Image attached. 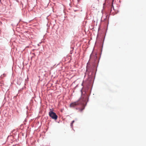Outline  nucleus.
Returning <instances> with one entry per match:
<instances>
[{
    "label": "nucleus",
    "instance_id": "nucleus-2",
    "mask_svg": "<svg viewBox=\"0 0 146 146\" xmlns=\"http://www.w3.org/2000/svg\"><path fill=\"white\" fill-rule=\"evenodd\" d=\"M79 104L78 101L75 102L71 103L70 105V106L71 107H74L75 106L78 105Z\"/></svg>",
    "mask_w": 146,
    "mask_h": 146
},
{
    "label": "nucleus",
    "instance_id": "nucleus-3",
    "mask_svg": "<svg viewBox=\"0 0 146 146\" xmlns=\"http://www.w3.org/2000/svg\"><path fill=\"white\" fill-rule=\"evenodd\" d=\"M73 123H71V124H70V126H71V127H72V126H73Z\"/></svg>",
    "mask_w": 146,
    "mask_h": 146
},
{
    "label": "nucleus",
    "instance_id": "nucleus-4",
    "mask_svg": "<svg viewBox=\"0 0 146 146\" xmlns=\"http://www.w3.org/2000/svg\"><path fill=\"white\" fill-rule=\"evenodd\" d=\"M74 122V120H73L72 121V123H73Z\"/></svg>",
    "mask_w": 146,
    "mask_h": 146
},
{
    "label": "nucleus",
    "instance_id": "nucleus-1",
    "mask_svg": "<svg viewBox=\"0 0 146 146\" xmlns=\"http://www.w3.org/2000/svg\"><path fill=\"white\" fill-rule=\"evenodd\" d=\"M49 115L53 119L56 120L57 119L58 116L56 113L51 110L49 111Z\"/></svg>",
    "mask_w": 146,
    "mask_h": 146
},
{
    "label": "nucleus",
    "instance_id": "nucleus-5",
    "mask_svg": "<svg viewBox=\"0 0 146 146\" xmlns=\"http://www.w3.org/2000/svg\"><path fill=\"white\" fill-rule=\"evenodd\" d=\"M82 109H81V111H82Z\"/></svg>",
    "mask_w": 146,
    "mask_h": 146
}]
</instances>
